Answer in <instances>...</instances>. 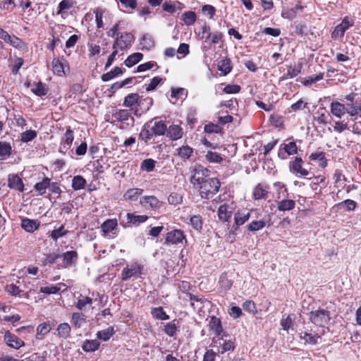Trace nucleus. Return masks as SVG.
<instances>
[{
	"label": "nucleus",
	"instance_id": "ddd939ff",
	"mask_svg": "<svg viewBox=\"0 0 361 361\" xmlns=\"http://www.w3.org/2000/svg\"><path fill=\"white\" fill-rule=\"evenodd\" d=\"M250 218L249 212H238L234 215V225H233L231 230L233 232L235 231L238 227L244 224Z\"/></svg>",
	"mask_w": 361,
	"mask_h": 361
},
{
	"label": "nucleus",
	"instance_id": "f8f14e48",
	"mask_svg": "<svg viewBox=\"0 0 361 361\" xmlns=\"http://www.w3.org/2000/svg\"><path fill=\"white\" fill-rule=\"evenodd\" d=\"M8 185L11 189L16 190L19 192L24 190V184L22 179L16 174H10L8 178Z\"/></svg>",
	"mask_w": 361,
	"mask_h": 361
},
{
	"label": "nucleus",
	"instance_id": "4468645a",
	"mask_svg": "<svg viewBox=\"0 0 361 361\" xmlns=\"http://www.w3.org/2000/svg\"><path fill=\"white\" fill-rule=\"evenodd\" d=\"M269 187L263 183H258L253 190L252 196L255 200L266 199L268 195Z\"/></svg>",
	"mask_w": 361,
	"mask_h": 361
},
{
	"label": "nucleus",
	"instance_id": "4d7b16f0",
	"mask_svg": "<svg viewBox=\"0 0 361 361\" xmlns=\"http://www.w3.org/2000/svg\"><path fill=\"white\" fill-rule=\"evenodd\" d=\"M37 137V132L33 130H26L21 134V140L27 142Z\"/></svg>",
	"mask_w": 361,
	"mask_h": 361
},
{
	"label": "nucleus",
	"instance_id": "1a4fd4ad",
	"mask_svg": "<svg viewBox=\"0 0 361 361\" xmlns=\"http://www.w3.org/2000/svg\"><path fill=\"white\" fill-rule=\"evenodd\" d=\"M147 123L150 124L149 128L155 136L164 135L166 133L167 126L163 121L154 118Z\"/></svg>",
	"mask_w": 361,
	"mask_h": 361
},
{
	"label": "nucleus",
	"instance_id": "6ab92c4d",
	"mask_svg": "<svg viewBox=\"0 0 361 361\" xmlns=\"http://www.w3.org/2000/svg\"><path fill=\"white\" fill-rule=\"evenodd\" d=\"M232 216V211L226 204L221 205L218 209V216L223 221H228Z\"/></svg>",
	"mask_w": 361,
	"mask_h": 361
},
{
	"label": "nucleus",
	"instance_id": "72a5a7b5",
	"mask_svg": "<svg viewBox=\"0 0 361 361\" xmlns=\"http://www.w3.org/2000/svg\"><path fill=\"white\" fill-rule=\"evenodd\" d=\"M142 192H143V190L140 189V188L129 189L124 194L123 197L126 200H128L130 201H135L138 198V197L140 195H142Z\"/></svg>",
	"mask_w": 361,
	"mask_h": 361
},
{
	"label": "nucleus",
	"instance_id": "c9c22d12",
	"mask_svg": "<svg viewBox=\"0 0 361 361\" xmlns=\"http://www.w3.org/2000/svg\"><path fill=\"white\" fill-rule=\"evenodd\" d=\"M117 225L118 223L116 219H107L102 224L101 228L104 233H108L114 230Z\"/></svg>",
	"mask_w": 361,
	"mask_h": 361
},
{
	"label": "nucleus",
	"instance_id": "79ce46f5",
	"mask_svg": "<svg viewBox=\"0 0 361 361\" xmlns=\"http://www.w3.org/2000/svg\"><path fill=\"white\" fill-rule=\"evenodd\" d=\"M127 219L128 221L131 224H139L147 221L148 216L146 215H135L132 213H128Z\"/></svg>",
	"mask_w": 361,
	"mask_h": 361
},
{
	"label": "nucleus",
	"instance_id": "603ef678",
	"mask_svg": "<svg viewBox=\"0 0 361 361\" xmlns=\"http://www.w3.org/2000/svg\"><path fill=\"white\" fill-rule=\"evenodd\" d=\"M206 37L207 39H209L210 42L209 44H216L222 39L223 34L219 31H216L212 34H209V35H207Z\"/></svg>",
	"mask_w": 361,
	"mask_h": 361
},
{
	"label": "nucleus",
	"instance_id": "6e6552de",
	"mask_svg": "<svg viewBox=\"0 0 361 361\" xmlns=\"http://www.w3.org/2000/svg\"><path fill=\"white\" fill-rule=\"evenodd\" d=\"M183 240L186 242L185 235L183 232L180 229H174L167 233L165 243L177 245L183 243Z\"/></svg>",
	"mask_w": 361,
	"mask_h": 361
},
{
	"label": "nucleus",
	"instance_id": "2eb2a0df",
	"mask_svg": "<svg viewBox=\"0 0 361 361\" xmlns=\"http://www.w3.org/2000/svg\"><path fill=\"white\" fill-rule=\"evenodd\" d=\"M346 111L347 107L344 104L338 102H331V112L334 116L341 118L346 113Z\"/></svg>",
	"mask_w": 361,
	"mask_h": 361
},
{
	"label": "nucleus",
	"instance_id": "69168bd1",
	"mask_svg": "<svg viewBox=\"0 0 361 361\" xmlns=\"http://www.w3.org/2000/svg\"><path fill=\"white\" fill-rule=\"evenodd\" d=\"M73 6L72 0H62L59 4L58 14L61 13L63 11L71 8Z\"/></svg>",
	"mask_w": 361,
	"mask_h": 361
},
{
	"label": "nucleus",
	"instance_id": "c756f323",
	"mask_svg": "<svg viewBox=\"0 0 361 361\" xmlns=\"http://www.w3.org/2000/svg\"><path fill=\"white\" fill-rule=\"evenodd\" d=\"M11 64H10V68L13 74L17 75L19 73L20 68L24 63V60L21 57L15 56L13 59H11Z\"/></svg>",
	"mask_w": 361,
	"mask_h": 361
},
{
	"label": "nucleus",
	"instance_id": "9d476101",
	"mask_svg": "<svg viewBox=\"0 0 361 361\" xmlns=\"http://www.w3.org/2000/svg\"><path fill=\"white\" fill-rule=\"evenodd\" d=\"M141 205L146 209H156L161 206V202L155 196H145L140 199Z\"/></svg>",
	"mask_w": 361,
	"mask_h": 361
},
{
	"label": "nucleus",
	"instance_id": "4c0bfd02",
	"mask_svg": "<svg viewBox=\"0 0 361 361\" xmlns=\"http://www.w3.org/2000/svg\"><path fill=\"white\" fill-rule=\"evenodd\" d=\"M86 180L81 176H74L72 180V188L75 190L83 189L85 187Z\"/></svg>",
	"mask_w": 361,
	"mask_h": 361
},
{
	"label": "nucleus",
	"instance_id": "f03ea898",
	"mask_svg": "<svg viewBox=\"0 0 361 361\" xmlns=\"http://www.w3.org/2000/svg\"><path fill=\"white\" fill-rule=\"evenodd\" d=\"M220 185V182L217 178H208L197 187L201 197L209 200L219 191Z\"/></svg>",
	"mask_w": 361,
	"mask_h": 361
},
{
	"label": "nucleus",
	"instance_id": "49530a36",
	"mask_svg": "<svg viewBox=\"0 0 361 361\" xmlns=\"http://www.w3.org/2000/svg\"><path fill=\"white\" fill-rule=\"evenodd\" d=\"M265 226L264 221H252L247 226V228L250 231H257L262 229Z\"/></svg>",
	"mask_w": 361,
	"mask_h": 361
},
{
	"label": "nucleus",
	"instance_id": "f257e3e1",
	"mask_svg": "<svg viewBox=\"0 0 361 361\" xmlns=\"http://www.w3.org/2000/svg\"><path fill=\"white\" fill-rule=\"evenodd\" d=\"M130 109H118L112 114L114 118L113 123L117 122L121 124L120 128L122 129H128L134 126L135 118L132 116Z\"/></svg>",
	"mask_w": 361,
	"mask_h": 361
},
{
	"label": "nucleus",
	"instance_id": "e2e57ef3",
	"mask_svg": "<svg viewBox=\"0 0 361 361\" xmlns=\"http://www.w3.org/2000/svg\"><path fill=\"white\" fill-rule=\"evenodd\" d=\"M320 338L318 335H312L309 333H304V335L301 336V338L303 339L306 343L314 345L317 343V339Z\"/></svg>",
	"mask_w": 361,
	"mask_h": 361
},
{
	"label": "nucleus",
	"instance_id": "0e129e2a",
	"mask_svg": "<svg viewBox=\"0 0 361 361\" xmlns=\"http://www.w3.org/2000/svg\"><path fill=\"white\" fill-rule=\"evenodd\" d=\"M283 149L289 155L295 154L298 152V147L295 142H290L284 145Z\"/></svg>",
	"mask_w": 361,
	"mask_h": 361
},
{
	"label": "nucleus",
	"instance_id": "ea45409f",
	"mask_svg": "<svg viewBox=\"0 0 361 361\" xmlns=\"http://www.w3.org/2000/svg\"><path fill=\"white\" fill-rule=\"evenodd\" d=\"M123 73V71L121 68L116 66L115 67L113 70H111V71L106 73H104L102 75V80L104 81V82H106V81H109L111 79H113L114 78L121 75Z\"/></svg>",
	"mask_w": 361,
	"mask_h": 361
},
{
	"label": "nucleus",
	"instance_id": "052dcab7",
	"mask_svg": "<svg viewBox=\"0 0 361 361\" xmlns=\"http://www.w3.org/2000/svg\"><path fill=\"white\" fill-rule=\"evenodd\" d=\"M202 11L204 15L207 16L210 19H212L216 13V8L212 5H204L202 7Z\"/></svg>",
	"mask_w": 361,
	"mask_h": 361
},
{
	"label": "nucleus",
	"instance_id": "8fccbe9b",
	"mask_svg": "<svg viewBox=\"0 0 361 361\" xmlns=\"http://www.w3.org/2000/svg\"><path fill=\"white\" fill-rule=\"evenodd\" d=\"M32 92L37 96H44L47 93V88L46 85L39 82L32 88Z\"/></svg>",
	"mask_w": 361,
	"mask_h": 361
},
{
	"label": "nucleus",
	"instance_id": "c85d7f7f",
	"mask_svg": "<svg viewBox=\"0 0 361 361\" xmlns=\"http://www.w3.org/2000/svg\"><path fill=\"white\" fill-rule=\"evenodd\" d=\"M295 206L293 200H283L278 202L277 208L279 211L286 212L292 210Z\"/></svg>",
	"mask_w": 361,
	"mask_h": 361
},
{
	"label": "nucleus",
	"instance_id": "37998d69",
	"mask_svg": "<svg viewBox=\"0 0 361 361\" xmlns=\"http://www.w3.org/2000/svg\"><path fill=\"white\" fill-rule=\"evenodd\" d=\"M151 314L154 318L157 319L166 320L169 319V315L166 314L161 307L153 308Z\"/></svg>",
	"mask_w": 361,
	"mask_h": 361
},
{
	"label": "nucleus",
	"instance_id": "39448f33",
	"mask_svg": "<svg viewBox=\"0 0 361 361\" xmlns=\"http://www.w3.org/2000/svg\"><path fill=\"white\" fill-rule=\"evenodd\" d=\"M208 176L209 170L201 165H197L193 169V174L190 178V182L194 186H199L208 179Z\"/></svg>",
	"mask_w": 361,
	"mask_h": 361
},
{
	"label": "nucleus",
	"instance_id": "dca6fc26",
	"mask_svg": "<svg viewBox=\"0 0 361 361\" xmlns=\"http://www.w3.org/2000/svg\"><path fill=\"white\" fill-rule=\"evenodd\" d=\"M39 226V222L37 220L23 219L21 221V227L29 233H32L37 230Z\"/></svg>",
	"mask_w": 361,
	"mask_h": 361
},
{
	"label": "nucleus",
	"instance_id": "f704fd0d",
	"mask_svg": "<svg viewBox=\"0 0 361 361\" xmlns=\"http://www.w3.org/2000/svg\"><path fill=\"white\" fill-rule=\"evenodd\" d=\"M50 179L47 177H44L41 182L37 183L34 188L38 192L39 195H43L45 193L47 188L49 185Z\"/></svg>",
	"mask_w": 361,
	"mask_h": 361
},
{
	"label": "nucleus",
	"instance_id": "0eeeda50",
	"mask_svg": "<svg viewBox=\"0 0 361 361\" xmlns=\"http://www.w3.org/2000/svg\"><path fill=\"white\" fill-rule=\"evenodd\" d=\"M303 161L300 157H295L290 163V171L296 176H307L309 174L307 169L302 167Z\"/></svg>",
	"mask_w": 361,
	"mask_h": 361
},
{
	"label": "nucleus",
	"instance_id": "423d86ee",
	"mask_svg": "<svg viewBox=\"0 0 361 361\" xmlns=\"http://www.w3.org/2000/svg\"><path fill=\"white\" fill-rule=\"evenodd\" d=\"M143 266L133 263L130 266L125 267L121 272V279L126 281L132 277H138L141 275Z\"/></svg>",
	"mask_w": 361,
	"mask_h": 361
},
{
	"label": "nucleus",
	"instance_id": "338daca9",
	"mask_svg": "<svg viewBox=\"0 0 361 361\" xmlns=\"http://www.w3.org/2000/svg\"><path fill=\"white\" fill-rule=\"evenodd\" d=\"M95 13V20L97 23V28H102L104 26L103 23V11L101 8H96L94 10Z\"/></svg>",
	"mask_w": 361,
	"mask_h": 361
},
{
	"label": "nucleus",
	"instance_id": "a878e982",
	"mask_svg": "<svg viewBox=\"0 0 361 361\" xmlns=\"http://www.w3.org/2000/svg\"><path fill=\"white\" fill-rule=\"evenodd\" d=\"M56 332L58 336L67 338L70 336L71 326L68 323L60 324L56 329Z\"/></svg>",
	"mask_w": 361,
	"mask_h": 361
},
{
	"label": "nucleus",
	"instance_id": "bf43d9fd",
	"mask_svg": "<svg viewBox=\"0 0 361 361\" xmlns=\"http://www.w3.org/2000/svg\"><path fill=\"white\" fill-rule=\"evenodd\" d=\"M301 71V65L295 66H290L288 68L287 73H286V78H293L295 76H297Z\"/></svg>",
	"mask_w": 361,
	"mask_h": 361
},
{
	"label": "nucleus",
	"instance_id": "cd10ccee",
	"mask_svg": "<svg viewBox=\"0 0 361 361\" xmlns=\"http://www.w3.org/2000/svg\"><path fill=\"white\" fill-rule=\"evenodd\" d=\"M143 57V54L142 53H134L131 55H130L124 61V64L127 67H132L136 63H137L139 61L142 60Z\"/></svg>",
	"mask_w": 361,
	"mask_h": 361
},
{
	"label": "nucleus",
	"instance_id": "774afa93",
	"mask_svg": "<svg viewBox=\"0 0 361 361\" xmlns=\"http://www.w3.org/2000/svg\"><path fill=\"white\" fill-rule=\"evenodd\" d=\"M281 325L283 330L288 331L290 329L293 327V319L289 315L286 318L282 319L281 320Z\"/></svg>",
	"mask_w": 361,
	"mask_h": 361
},
{
	"label": "nucleus",
	"instance_id": "58836bf2",
	"mask_svg": "<svg viewBox=\"0 0 361 361\" xmlns=\"http://www.w3.org/2000/svg\"><path fill=\"white\" fill-rule=\"evenodd\" d=\"M114 327L110 326L104 330L98 331L97 334V336L99 339L102 340L104 341H106L110 339V338L114 335Z\"/></svg>",
	"mask_w": 361,
	"mask_h": 361
},
{
	"label": "nucleus",
	"instance_id": "f3484780",
	"mask_svg": "<svg viewBox=\"0 0 361 361\" xmlns=\"http://www.w3.org/2000/svg\"><path fill=\"white\" fill-rule=\"evenodd\" d=\"M167 136L173 140L182 137L183 130L178 125H171L166 130Z\"/></svg>",
	"mask_w": 361,
	"mask_h": 361
},
{
	"label": "nucleus",
	"instance_id": "864d4df0",
	"mask_svg": "<svg viewBox=\"0 0 361 361\" xmlns=\"http://www.w3.org/2000/svg\"><path fill=\"white\" fill-rule=\"evenodd\" d=\"M11 154V146L6 142H0V157H8Z\"/></svg>",
	"mask_w": 361,
	"mask_h": 361
},
{
	"label": "nucleus",
	"instance_id": "a19ab883",
	"mask_svg": "<svg viewBox=\"0 0 361 361\" xmlns=\"http://www.w3.org/2000/svg\"><path fill=\"white\" fill-rule=\"evenodd\" d=\"M99 343L97 340H87L82 345L83 350L86 352H94L98 349Z\"/></svg>",
	"mask_w": 361,
	"mask_h": 361
},
{
	"label": "nucleus",
	"instance_id": "5701e85b",
	"mask_svg": "<svg viewBox=\"0 0 361 361\" xmlns=\"http://www.w3.org/2000/svg\"><path fill=\"white\" fill-rule=\"evenodd\" d=\"M9 43L13 47L18 49L22 51H27V47L26 44L20 38L13 35H10L9 39L6 42Z\"/></svg>",
	"mask_w": 361,
	"mask_h": 361
},
{
	"label": "nucleus",
	"instance_id": "7c9ffc66",
	"mask_svg": "<svg viewBox=\"0 0 361 361\" xmlns=\"http://www.w3.org/2000/svg\"><path fill=\"white\" fill-rule=\"evenodd\" d=\"M181 18L186 25H192L197 20V15L194 11H189L184 12Z\"/></svg>",
	"mask_w": 361,
	"mask_h": 361
},
{
	"label": "nucleus",
	"instance_id": "9b49d317",
	"mask_svg": "<svg viewBox=\"0 0 361 361\" xmlns=\"http://www.w3.org/2000/svg\"><path fill=\"white\" fill-rule=\"evenodd\" d=\"M4 341L8 346L15 349H19L20 347L25 345L23 341L17 337L16 335L9 332H6L5 334Z\"/></svg>",
	"mask_w": 361,
	"mask_h": 361
},
{
	"label": "nucleus",
	"instance_id": "680f3d73",
	"mask_svg": "<svg viewBox=\"0 0 361 361\" xmlns=\"http://www.w3.org/2000/svg\"><path fill=\"white\" fill-rule=\"evenodd\" d=\"M61 285V284H59L58 286L51 285L50 286L41 287L40 292L45 294L56 293L60 290L61 287L59 286Z\"/></svg>",
	"mask_w": 361,
	"mask_h": 361
},
{
	"label": "nucleus",
	"instance_id": "09e8293b",
	"mask_svg": "<svg viewBox=\"0 0 361 361\" xmlns=\"http://www.w3.org/2000/svg\"><path fill=\"white\" fill-rule=\"evenodd\" d=\"M190 224L192 228L197 231H200L202 228V219L200 215H194L190 218Z\"/></svg>",
	"mask_w": 361,
	"mask_h": 361
},
{
	"label": "nucleus",
	"instance_id": "de8ad7c7",
	"mask_svg": "<svg viewBox=\"0 0 361 361\" xmlns=\"http://www.w3.org/2000/svg\"><path fill=\"white\" fill-rule=\"evenodd\" d=\"M205 159L210 163H220L223 160L219 154L212 151L207 152L205 155Z\"/></svg>",
	"mask_w": 361,
	"mask_h": 361
},
{
	"label": "nucleus",
	"instance_id": "aec40b11",
	"mask_svg": "<svg viewBox=\"0 0 361 361\" xmlns=\"http://www.w3.org/2000/svg\"><path fill=\"white\" fill-rule=\"evenodd\" d=\"M74 136H73V132L70 128L67 129L64 135V137L63 138V141L61 143V146L60 147L59 151L61 152H63V149H68L70 148L73 140Z\"/></svg>",
	"mask_w": 361,
	"mask_h": 361
},
{
	"label": "nucleus",
	"instance_id": "393cba45",
	"mask_svg": "<svg viewBox=\"0 0 361 361\" xmlns=\"http://www.w3.org/2000/svg\"><path fill=\"white\" fill-rule=\"evenodd\" d=\"M51 65L54 73L57 75L63 76L66 74L63 64L60 59L54 58L51 62Z\"/></svg>",
	"mask_w": 361,
	"mask_h": 361
},
{
	"label": "nucleus",
	"instance_id": "a18cd8bd",
	"mask_svg": "<svg viewBox=\"0 0 361 361\" xmlns=\"http://www.w3.org/2000/svg\"><path fill=\"white\" fill-rule=\"evenodd\" d=\"M156 164V161L152 159H145L140 166L141 170L145 171L147 172H151L154 170Z\"/></svg>",
	"mask_w": 361,
	"mask_h": 361
},
{
	"label": "nucleus",
	"instance_id": "13d9d810",
	"mask_svg": "<svg viewBox=\"0 0 361 361\" xmlns=\"http://www.w3.org/2000/svg\"><path fill=\"white\" fill-rule=\"evenodd\" d=\"M164 331L166 334L172 337L176 334L177 331L176 325L173 322H169L164 326Z\"/></svg>",
	"mask_w": 361,
	"mask_h": 361
},
{
	"label": "nucleus",
	"instance_id": "2f4dec72",
	"mask_svg": "<svg viewBox=\"0 0 361 361\" xmlns=\"http://www.w3.org/2000/svg\"><path fill=\"white\" fill-rule=\"evenodd\" d=\"M142 49L149 50L154 46V42L151 35H144L140 39Z\"/></svg>",
	"mask_w": 361,
	"mask_h": 361
},
{
	"label": "nucleus",
	"instance_id": "e433bc0d",
	"mask_svg": "<svg viewBox=\"0 0 361 361\" xmlns=\"http://www.w3.org/2000/svg\"><path fill=\"white\" fill-rule=\"evenodd\" d=\"M85 316L80 312H74L72 314L71 322L75 328H80L83 323L85 322Z\"/></svg>",
	"mask_w": 361,
	"mask_h": 361
},
{
	"label": "nucleus",
	"instance_id": "6e6d98bb",
	"mask_svg": "<svg viewBox=\"0 0 361 361\" xmlns=\"http://www.w3.org/2000/svg\"><path fill=\"white\" fill-rule=\"evenodd\" d=\"M92 303V299L91 298L87 296H81L76 303V307L80 310H82L85 307V305H91Z\"/></svg>",
	"mask_w": 361,
	"mask_h": 361
},
{
	"label": "nucleus",
	"instance_id": "b1692460",
	"mask_svg": "<svg viewBox=\"0 0 361 361\" xmlns=\"http://www.w3.org/2000/svg\"><path fill=\"white\" fill-rule=\"evenodd\" d=\"M149 126L150 124L146 123L144 126V128L141 130L139 135V138L144 141L145 143H147V142L150 140L154 135Z\"/></svg>",
	"mask_w": 361,
	"mask_h": 361
},
{
	"label": "nucleus",
	"instance_id": "bb28decb",
	"mask_svg": "<svg viewBox=\"0 0 361 361\" xmlns=\"http://www.w3.org/2000/svg\"><path fill=\"white\" fill-rule=\"evenodd\" d=\"M302 10V6L297 5L294 8L287 9L286 11H283L281 13V16L283 18H287L289 20H292L295 18L298 12H300Z\"/></svg>",
	"mask_w": 361,
	"mask_h": 361
},
{
	"label": "nucleus",
	"instance_id": "3c124183",
	"mask_svg": "<svg viewBox=\"0 0 361 361\" xmlns=\"http://www.w3.org/2000/svg\"><path fill=\"white\" fill-rule=\"evenodd\" d=\"M192 153L193 149L189 146H182L178 149V156L183 159H189Z\"/></svg>",
	"mask_w": 361,
	"mask_h": 361
},
{
	"label": "nucleus",
	"instance_id": "473e14b6",
	"mask_svg": "<svg viewBox=\"0 0 361 361\" xmlns=\"http://www.w3.org/2000/svg\"><path fill=\"white\" fill-rule=\"evenodd\" d=\"M139 99H140V97H139L138 94H137V93L129 94L124 98L123 105L126 107H130V108L133 109V106L135 104L138 103Z\"/></svg>",
	"mask_w": 361,
	"mask_h": 361
},
{
	"label": "nucleus",
	"instance_id": "4be33fe9",
	"mask_svg": "<svg viewBox=\"0 0 361 361\" xmlns=\"http://www.w3.org/2000/svg\"><path fill=\"white\" fill-rule=\"evenodd\" d=\"M187 92V90L182 87L171 88V102L175 104L178 99L185 98Z\"/></svg>",
	"mask_w": 361,
	"mask_h": 361
},
{
	"label": "nucleus",
	"instance_id": "412c9836",
	"mask_svg": "<svg viewBox=\"0 0 361 361\" xmlns=\"http://www.w3.org/2000/svg\"><path fill=\"white\" fill-rule=\"evenodd\" d=\"M52 327L48 322H43L37 327V339H42L48 333L50 332Z\"/></svg>",
	"mask_w": 361,
	"mask_h": 361
},
{
	"label": "nucleus",
	"instance_id": "a211bd4d",
	"mask_svg": "<svg viewBox=\"0 0 361 361\" xmlns=\"http://www.w3.org/2000/svg\"><path fill=\"white\" fill-rule=\"evenodd\" d=\"M209 326V330L212 331L216 336H220L223 331L220 319L215 316L211 317Z\"/></svg>",
	"mask_w": 361,
	"mask_h": 361
},
{
	"label": "nucleus",
	"instance_id": "c03bdc74",
	"mask_svg": "<svg viewBox=\"0 0 361 361\" xmlns=\"http://www.w3.org/2000/svg\"><path fill=\"white\" fill-rule=\"evenodd\" d=\"M77 252L75 251H68L63 255V262L66 266H71L77 259Z\"/></svg>",
	"mask_w": 361,
	"mask_h": 361
},
{
	"label": "nucleus",
	"instance_id": "20e7f679",
	"mask_svg": "<svg viewBox=\"0 0 361 361\" xmlns=\"http://www.w3.org/2000/svg\"><path fill=\"white\" fill-rule=\"evenodd\" d=\"M310 321L316 326H324L330 320V313L325 310H318L310 312Z\"/></svg>",
	"mask_w": 361,
	"mask_h": 361
},
{
	"label": "nucleus",
	"instance_id": "5fc2aeb1",
	"mask_svg": "<svg viewBox=\"0 0 361 361\" xmlns=\"http://www.w3.org/2000/svg\"><path fill=\"white\" fill-rule=\"evenodd\" d=\"M67 231L65 229L64 226L61 225L59 228L52 231L50 237L56 240L59 238L63 237L67 233Z\"/></svg>",
	"mask_w": 361,
	"mask_h": 361
},
{
	"label": "nucleus",
	"instance_id": "7ed1b4c3",
	"mask_svg": "<svg viewBox=\"0 0 361 361\" xmlns=\"http://www.w3.org/2000/svg\"><path fill=\"white\" fill-rule=\"evenodd\" d=\"M134 39L135 37L132 33L128 32L121 33L119 36L116 37L113 43L112 48L117 51L118 49L123 51L132 46Z\"/></svg>",
	"mask_w": 361,
	"mask_h": 361
}]
</instances>
